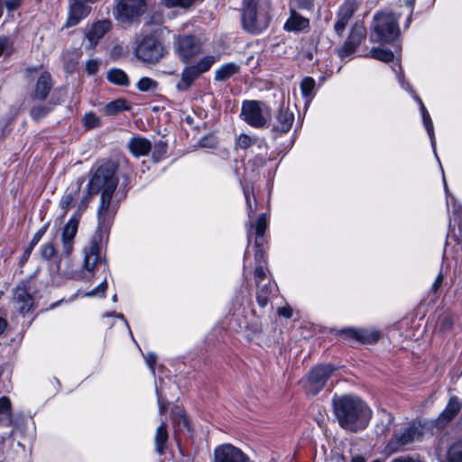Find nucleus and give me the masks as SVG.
I'll use <instances>...</instances> for the list:
<instances>
[{
  "label": "nucleus",
  "instance_id": "f257e3e1",
  "mask_svg": "<svg viewBox=\"0 0 462 462\" xmlns=\"http://www.w3.org/2000/svg\"><path fill=\"white\" fill-rule=\"evenodd\" d=\"M332 407L339 426L349 432L365 430L372 418L371 409L356 395H335Z\"/></svg>",
  "mask_w": 462,
  "mask_h": 462
},
{
  "label": "nucleus",
  "instance_id": "f03ea898",
  "mask_svg": "<svg viewBox=\"0 0 462 462\" xmlns=\"http://www.w3.org/2000/svg\"><path fill=\"white\" fill-rule=\"evenodd\" d=\"M117 170V163L104 162L97 166L88 184L89 194L101 192L98 218L102 221L110 211L111 200L118 185Z\"/></svg>",
  "mask_w": 462,
  "mask_h": 462
},
{
  "label": "nucleus",
  "instance_id": "7ed1b4c3",
  "mask_svg": "<svg viewBox=\"0 0 462 462\" xmlns=\"http://www.w3.org/2000/svg\"><path fill=\"white\" fill-rule=\"evenodd\" d=\"M272 5L267 0H244L241 22L243 29L251 34L266 30L272 20Z\"/></svg>",
  "mask_w": 462,
  "mask_h": 462
},
{
  "label": "nucleus",
  "instance_id": "20e7f679",
  "mask_svg": "<svg viewBox=\"0 0 462 462\" xmlns=\"http://www.w3.org/2000/svg\"><path fill=\"white\" fill-rule=\"evenodd\" d=\"M240 116L250 126L263 128L270 122L272 113L269 106L262 101L245 100Z\"/></svg>",
  "mask_w": 462,
  "mask_h": 462
},
{
  "label": "nucleus",
  "instance_id": "39448f33",
  "mask_svg": "<svg viewBox=\"0 0 462 462\" xmlns=\"http://www.w3.org/2000/svg\"><path fill=\"white\" fill-rule=\"evenodd\" d=\"M422 436L420 426L415 422L410 423L407 427L394 432L385 446V452L394 454L402 452L419 440Z\"/></svg>",
  "mask_w": 462,
  "mask_h": 462
},
{
  "label": "nucleus",
  "instance_id": "423d86ee",
  "mask_svg": "<svg viewBox=\"0 0 462 462\" xmlns=\"http://www.w3.org/2000/svg\"><path fill=\"white\" fill-rule=\"evenodd\" d=\"M156 33L145 35L134 49L136 58L144 63L156 64L167 53Z\"/></svg>",
  "mask_w": 462,
  "mask_h": 462
},
{
  "label": "nucleus",
  "instance_id": "0eeeda50",
  "mask_svg": "<svg viewBox=\"0 0 462 462\" xmlns=\"http://www.w3.org/2000/svg\"><path fill=\"white\" fill-rule=\"evenodd\" d=\"M92 195L93 194H89L88 191L87 194L81 198L77 211L72 215L62 230V253L66 256L70 255L73 251L74 238L78 232L81 214L88 208L89 197Z\"/></svg>",
  "mask_w": 462,
  "mask_h": 462
},
{
  "label": "nucleus",
  "instance_id": "6e6552de",
  "mask_svg": "<svg viewBox=\"0 0 462 462\" xmlns=\"http://www.w3.org/2000/svg\"><path fill=\"white\" fill-rule=\"evenodd\" d=\"M397 20L393 14L378 13L374 15V30L378 41L390 42L396 39L400 32Z\"/></svg>",
  "mask_w": 462,
  "mask_h": 462
},
{
  "label": "nucleus",
  "instance_id": "1a4fd4ad",
  "mask_svg": "<svg viewBox=\"0 0 462 462\" xmlns=\"http://www.w3.org/2000/svg\"><path fill=\"white\" fill-rule=\"evenodd\" d=\"M175 51L183 62L199 55L202 50V43L197 37L186 34L179 35L174 40Z\"/></svg>",
  "mask_w": 462,
  "mask_h": 462
},
{
  "label": "nucleus",
  "instance_id": "9d476101",
  "mask_svg": "<svg viewBox=\"0 0 462 462\" xmlns=\"http://www.w3.org/2000/svg\"><path fill=\"white\" fill-rule=\"evenodd\" d=\"M366 37V30L362 23H356L349 32L344 44L337 50L341 59L352 55Z\"/></svg>",
  "mask_w": 462,
  "mask_h": 462
},
{
  "label": "nucleus",
  "instance_id": "9b49d317",
  "mask_svg": "<svg viewBox=\"0 0 462 462\" xmlns=\"http://www.w3.org/2000/svg\"><path fill=\"white\" fill-rule=\"evenodd\" d=\"M334 371L335 367L331 365H319L312 368L308 377V391L314 395L319 393Z\"/></svg>",
  "mask_w": 462,
  "mask_h": 462
},
{
  "label": "nucleus",
  "instance_id": "f8f14e48",
  "mask_svg": "<svg viewBox=\"0 0 462 462\" xmlns=\"http://www.w3.org/2000/svg\"><path fill=\"white\" fill-rule=\"evenodd\" d=\"M146 9L144 0H121L116 7V17L122 22L133 21Z\"/></svg>",
  "mask_w": 462,
  "mask_h": 462
},
{
  "label": "nucleus",
  "instance_id": "ddd939ff",
  "mask_svg": "<svg viewBox=\"0 0 462 462\" xmlns=\"http://www.w3.org/2000/svg\"><path fill=\"white\" fill-rule=\"evenodd\" d=\"M12 302L14 308L23 315L32 311L34 309V297L30 293L29 289L27 288L24 282H22L14 289Z\"/></svg>",
  "mask_w": 462,
  "mask_h": 462
},
{
  "label": "nucleus",
  "instance_id": "4468645a",
  "mask_svg": "<svg viewBox=\"0 0 462 462\" xmlns=\"http://www.w3.org/2000/svg\"><path fill=\"white\" fill-rule=\"evenodd\" d=\"M310 28V20L309 17L300 14L299 10L293 7L288 8V18L283 23V31L289 33L299 34L309 32Z\"/></svg>",
  "mask_w": 462,
  "mask_h": 462
},
{
  "label": "nucleus",
  "instance_id": "2eb2a0df",
  "mask_svg": "<svg viewBox=\"0 0 462 462\" xmlns=\"http://www.w3.org/2000/svg\"><path fill=\"white\" fill-rule=\"evenodd\" d=\"M84 260L83 267L88 272L93 273L96 267L101 263L100 256V236H94L89 243L83 249Z\"/></svg>",
  "mask_w": 462,
  "mask_h": 462
},
{
  "label": "nucleus",
  "instance_id": "dca6fc26",
  "mask_svg": "<svg viewBox=\"0 0 462 462\" xmlns=\"http://www.w3.org/2000/svg\"><path fill=\"white\" fill-rule=\"evenodd\" d=\"M213 462H248V457L240 448L223 444L215 448Z\"/></svg>",
  "mask_w": 462,
  "mask_h": 462
},
{
  "label": "nucleus",
  "instance_id": "f3484780",
  "mask_svg": "<svg viewBox=\"0 0 462 462\" xmlns=\"http://www.w3.org/2000/svg\"><path fill=\"white\" fill-rule=\"evenodd\" d=\"M90 13V7L86 5V0H70L69 14L64 27L69 28L79 23Z\"/></svg>",
  "mask_w": 462,
  "mask_h": 462
},
{
  "label": "nucleus",
  "instance_id": "a211bd4d",
  "mask_svg": "<svg viewBox=\"0 0 462 462\" xmlns=\"http://www.w3.org/2000/svg\"><path fill=\"white\" fill-rule=\"evenodd\" d=\"M84 182L82 178L71 182L65 190L60 200V208L61 209V217H65L70 209L73 202L77 201L80 197L81 187Z\"/></svg>",
  "mask_w": 462,
  "mask_h": 462
},
{
  "label": "nucleus",
  "instance_id": "6ab92c4d",
  "mask_svg": "<svg viewBox=\"0 0 462 462\" xmlns=\"http://www.w3.org/2000/svg\"><path fill=\"white\" fill-rule=\"evenodd\" d=\"M462 402L457 396H451L439 416L436 419L435 424L438 428L446 427L460 411Z\"/></svg>",
  "mask_w": 462,
  "mask_h": 462
},
{
  "label": "nucleus",
  "instance_id": "aec40b11",
  "mask_svg": "<svg viewBox=\"0 0 462 462\" xmlns=\"http://www.w3.org/2000/svg\"><path fill=\"white\" fill-rule=\"evenodd\" d=\"M52 87L53 81L51 74L47 71H43L41 73L35 83L31 93V97L34 100L43 101L48 97Z\"/></svg>",
  "mask_w": 462,
  "mask_h": 462
},
{
  "label": "nucleus",
  "instance_id": "412c9836",
  "mask_svg": "<svg viewBox=\"0 0 462 462\" xmlns=\"http://www.w3.org/2000/svg\"><path fill=\"white\" fill-rule=\"evenodd\" d=\"M342 333L364 344H374L381 337L380 331L369 328H346Z\"/></svg>",
  "mask_w": 462,
  "mask_h": 462
},
{
  "label": "nucleus",
  "instance_id": "4be33fe9",
  "mask_svg": "<svg viewBox=\"0 0 462 462\" xmlns=\"http://www.w3.org/2000/svg\"><path fill=\"white\" fill-rule=\"evenodd\" d=\"M294 121V115L288 108L281 107L275 116L273 131L280 134L290 131Z\"/></svg>",
  "mask_w": 462,
  "mask_h": 462
},
{
  "label": "nucleus",
  "instance_id": "5701e85b",
  "mask_svg": "<svg viewBox=\"0 0 462 462\" xmlns=\"http://www.w3.org/2000/svg\"><path fill=\"white\" fill-rule=\"evenodd\" d=\"M111 22L109 20L97 21L93 23L86 34L88 40V48L93 49L99 40L110 30Z\"/></svg>",
  "mask_w": 462,
  "mask_h": 462
},
{
  "label": "nucleus",
  "instance_id": "b1692460",
  "mask_svg": "<svg viewBox=\"0 0 462 462\" xmlns=\"http://www.w3.org/2000/svg\"><path fill=\"white\" fill-rule=\"evenodd\" d=\"M127 147L134 156L141 157L146 156L150 152L152 143L144 137L134 136L129 140Z\"/></svg>",
  "mask_w": 462,
  "mask_h": 462
},
{
  "label": "nucleus",
  "instance_id": "393cba45",
  "mask_svg": "<svg viewBox=\"0 0 462 462\" xmlns=\"http://www.w3.org/2000/svg\"><path fill=\"white\" fill-rule=\"evenodd\" d=\"M200 75L201 74L194 65L186 67L182 70L180 81L176 85L177 89L180 91H187L193 84L194 80Z\"/></svg>",
  "mask_w": 462,
  "mask_h": 462
},
{
  "label": "nucleus",
  "instance_id": "a878e982",
  "mask_svg": "<svg viewBox=\"0 0 462 462\" xmlns=\"http://www.w3.org/2000/svg\"><path fill=\"white\" fill-rule=\"evenodd\" d=\"M169 440V434L167 430V424L162 421L156 429L154 445L155 450L159 455H163L167 449V443Z\"/></svg>",
  "mask_w": 462,
  "mask_h": 462
},
{
  "label": "nucleus",
  "instance_id": "bb28decb",
  "mask_svg": "<svg viewBox=\"0 0 462 462\" xmlns=\"http://www.w3.org/2000/svg\"><path fill=\"white\" fill-rule=\"evenodd\" d=\"M13 422L11 401L7 396H2L0 398V426L9 427Z\"/></svg>",
  "mask_w": 462,
  "mask_h": 462
},
{
  "label": "nucleus",
  "instance_id": "cd10ccee",
  "mask_svg": "<svg viewBox=\"0 0 462 462\" xmlns=\"http://www.w3.org/2000/svg\"><path fill=\"white\" fill-rule=\"evenodd\" d=\"M274 286L275 284H273L271 281H269L267 283H261L259 286H256V300L260 307L264 308L268 305Z\"/></svg>",
  "mask_w": 462,
  "mask_h": 462
},
{
  "label": "nucleus",
  "instance_id": "c85d7f7f",
  "mask_svg": "<svg viewBox=\"0 0 462 462\" xmlns=\"http://www.w3.org/2000/svg\"><path fill=\"white\" fill-rule=\"evenodd\" d=\"M240 70V66L234 62H229L222 65L215 71L216 81H226L233 75L237 74Z\"/></svg>",
  "mask_w": 462,
  "mask_h": 462
},
{
  "label": "nucleus",
  "instance_id": "c756f323",
  "mask_svg": "<svg viewBox=\"0 0 462 462\" xmlns=\"http://www.w3.org/2000/svg\"><path fill=\"white\" fill-rule=\"evenodd\" d=\"M107 79L115 85L123 87H127L130 83L127 74L124 70L116 68L107 71Z\"/></svg>",
  "mask_w": 462,
  "mask_h": 462
},
{
  "label": "nucleus",
  "instance_id": "7c9ffc66",
  "mask_svg": "<svg viewBox=\"0 0 462 462\" xmlns=\"http://www.w3.org/2000/svg\"><path fill=\"white\" fill-rule=\"evenodd\" d=\"M128 109H130V106L127 101L124 98H118L107 103L104 107V112L107 116H114Z\"/></svg>",
  "mask_w": 462,
  "mask_h": 462
},
{
  "label": "nucleus",
  "instance_id": "2f4dec72",
  "mask_svg": "<svg viewBox=\"0 0 462 462\" xmlns=\"http://www.w3.org/2000/svg\"><path fill=\"white\" fill-rule=\"evenodd\" d=\"M447 462H462V437H458L448 448Z\"/></svg>",
  "mask_w": 462,
  "mask_h": 462
},
{
  "label": "nucleus",
  "instance_id": "473e14b6",
  "mask_svg": "<svg viewBox=\"0 0 462 462\" xmlns=\"http://www.w3.org/2000/svg\"><path fill=\"white\" fill-rule=\"evenodd\" d=\"M172 420L179 429H186L190 430L189 420L184 411L180 408L176 407L174 410H172Z\"/></svg>",
  "mask_w": 462,
  "mask_h": 462
},
{
  "label": "nucleus",
  "instance_id": "72a5a7b5",
  "mask_svg": "<svg viewBox=\"0 0 462 462\" xmlns=\"http://www.w3.org/2000/svg\"><path fill=\"white\" fill-rule=\"evenodd\" d=\"M357 7L356 0H346L340 6L337 16L344 17L350 21L355 12L357 10Z\"/></svg>",
  "mask_w": 462,
  "mask_h": 462
},
{
  "label": "nucleus",
  "instance_id": "f704fd0d",
  "mask_svg": "<svg viewBox=\"0 0 462 462\" xmlns=\"http://www.w3.org/2000/svg\"><path fill=\"white\" fill-rule=\"evenodd\" d=\"M315 0H291L289 7H293L299 11L313 12Z\"/></svg>",
  "mask_w": 462,
  "mask_h": 462
},
{
  "label": "nucleus",
  "instance_id": "c9c22d12",
  "mask_svg": "<svg viewBox=\"0 0 462 462\" xmlns=\"http://www.w3.org/2000/svg\"><path fill=\"white\" fill-rule=\"evenodd\" d=\"M217 57L214 55H207L201 58L194 66L199 71L200 74H203L210 69L212 65L216 62Z\"/></svg>",
  "mask_w": 462,
  "mask_h": 462
},
{
  "label": "nucleus",
  "instance_id": "e433bc0d",
  "mask_svg": "<svg viewBox=\"0 0 462 462\" xmlns=\"http://www.w3.org/2000/svg\"><path fill=\"white\" fill-rule=\"evenodd\" d=\"M420 113H421V116H422V120H423V124H424V126L428 132V134L430 138V141H431V143L433 144L434 143V131H433V124H432V121L430 119V116L424 106V104H421V106L420 107Z\"/></svg>",
  "mask_w": 462,
  "mask_h": 462
},
{
  "label": "nucleus",
  "instance_id": "4c0bfd02",
  "mask_svg": "<svg viewBox=\"0 0 462 462\" xmlns=\"http://www.w3.org/2000/svg\"><path fill=\"white\" fill-rule=\"evenodd\" d=\"M371 56L374 59L378 60H382L384 62H388L393 60V53L392 51L382 49V48H373L371 50Z\"/></svg>",
  "mask_w": 462,
  "mask_h": 462
},
{
  "label": "nucleus",
  "instance_id": "58836bf2",
  "mask_svg": "<svg viewBox=\"0 0 462 462\" xmlns=\"http://www.w3.org/2000/svg\"><path fill=\"white\" fill-rule=\"evenodd\" d=\"M157 87H158L157 81H155L154 79L148 78V77H143V78L140 79V80L138 81V83L136 85V88H138V90H140L142 92L155 90L157 88Z\"/></svg>",
  "mask_w": 462,
  "mask_h": 462
},
{
  "label": "nucleus",
  "instance_id": "ea45409f",
  "mask_svg": "<svg viewBox=\"0 0 462 462\" xmlns=\"http://www.w3.org/2000/svg\"><path fill=\"white\" fill-rule=\"evenodd\" d=\"M316 86L315 80L310 77H306L301 80L300 89L304 97H310L313 95Z\"/></svg>",
  "mask_w": 462,
  "mask_h": 462
},
{
  "label": "nucleus",
  "instance_id": "a19ab883",
  "mask_svg": "<svg viewBox=\"0 0 462 462\" xmlns=\"http://www.w3.org/2000/svg\"><path fill=\"white\" fill-rule=\"evenodd\" d=\"M51 110V106L45 105H37L32 107L30 114L34 120H40L47 116Z\"/></svg>",
  "mask_w": 462,
  "mask_h": 462
},
{
  "label": "nucleus",
  "instance_id": "79ce46f5",
  "mask_svg": "<svg viewBox=\"0 0 462 462\" xmlns=\"http://www.w3.org/2000/svg\"><path fill=\"white\" fill-rule=\"evenodd\" d=\"M163 5L168 8L180 7L188 8L197 0H162Z\"/></svg>",
  "mask_w": 462,
  "mask_h": 462
},
{
  "label": "nucleus",
  "instance_id": "37998d69",
  "mask_svg": "<svg viewBox=\"0 0 462 462\" xmlns=\"http://www.w3.org/2000/svg\"><path fill=\"white\" fill-rule=\"evenodd\" d=\"M107 289V282L105 279L98 286L94 288L92 291L85 293V297H105L106 296V291Z\"/></svg>",
  "mask_w": 462,
  "mask_h": 462
},
{
  "label": "nucleus",
  "instance_id": "c03bdc74",
  "mask_svg": "<svg viewBox=\"0 0 462 462\" xmlns=\"http://www.w3.org/2000/svg\"><path fill=\"white\" fill-rule=\"evenodd\" d=\"M254 143V140L245 134H241L236 140V146L240 149H247Z\"/></svg>",
  "mask_w": 462,
  "mask_h": 462
},
{
  "label": "nucleus",
  "instance_id": "a18cd8bd",
  "mask_svg": "<svg viewBox=\"0 0 462 462\" xmlns=\"http://www.w3.org/2000/svg\"><path fill=\"white\" fill-rule=\"evenodd\" d=\"M266 227H267L266 218H265V216L263 214H262L257 218V221H256V236H257V237L263 236Z\"/></svg>",
  "mask_w": 462,
  "mask_h": 462
},
{
  "label": "nucleus",
  "instance_id": "49530a36",
  "mask_svg": "<svg viewBox=\"0 0 462 462\" xmlns=\"http://www.w3.org/2000/svg\"><path fill=\"white\" fill-rule=\"evenodd\" d=\"M254 275L256 286H259L266 277L264 266L263 264L256 265Z\"/></svg>",
  "mask_w": 462,
  "mask_h": 462
},
{
  "label": "nucleus",
  "instance_id": "de8ad7c7",
  "mask_svg": "<svg viewBox=\"0 0 462 462\" xmlns=\"http://www.w3.org/2000/svg\"><path fill=\"white\" fill-rule=\"evenodd\" d=\"M55 254L54 245L51 243L45 244L41 249L42 257L44 259H51Z\"/></svg>",
  "mask_w": 462,
  "mask_h": 462
},
{
  "label": "nucleus",
  "instance_id": "09e8293b",
  "mask_svg": "<svg viewBox=\"0 0 462 462\" xmlns=\"http://www.w3.org/2000/svg\"><path fill=\"white\" fill-rule=\"evenodd\" d=\"M3 1H4V5L8 13H12V12L19 9L24 2V0H3Z\"/></svg>",
  "mask_w": 462,
  "mask_h": 462
},
{
  "label": "nucleus",
  "instance_id": "8fccbe9b",
  "mask_svg": "<svg viewBox=\"0 0 462 462\" xmlns=\"http://www.w3.org/2000/svg\"><path fill=\"white\" fill-rule=\"evenodd\" d=\"M349 20L345 19L344 17L337 16V21L335 23L334 29L335 32L341 36L346 29V26L347 25Z\"/></svg>",
  "mask_w": 462,
  "mask_h": 462
},
{
  "label": "nucleus",
  "instance_id": "3c124183",
  "mask_svg": "<svg viewBox=\"0 0 462 462\" xmlns=\"http://www.w3.org/2000/svg\"><path fill=\"white\" fill-rule=\"evenodd\" d=\"M167 152V144L162 142V141H160L158 143H156L154 144V147H153V156H158V157H162V156H164Z\"/></svg>",
  "mask_w": 462,
  "mask_h": 462
},
{
  "label": "nucleus",
  "instance_id": "603ef678",
  "mask_svg": "<svg viewBox=\"0 0 462 462\" xmlns=\"http://www.w3.org/2000/svg\"><path fill=\"white\" fill-rule=\"evenodd\" d=\"M255 245H256V251H255V254H254V261H255V263L256 265H259V264H264L265 263V254H264V252L263 250L260 247L258 242L256 241L255 242Z\"/></svg>",
  "mask_w": 462,
  "mask_h": 462
},
{
  "label": "nucleus",
  "instance_id": "864d4df0",
  "mask_svg": "<svg viewBox=\"0 0 462 462\" xmlns=\"http://www.w3.org/2000/svg\"><path fill=\"white\" fill-rule=\"evenodd\" d=\"M85 124L88 127L93 128L98 125L99 119L95 114L89 113L85 116Z\"/></svg>",
  "mask_w": 462,
  "mask_h": 462
},
{
  "label": "nucleus",
  "instance_id": "5fc2aeb1",
  "mask_svg": "<svg viewBox=\"0 0 462 462\" xmlns=\"http://www.w3.org/2000/svg\"><path fill=\"white\" fill-rule=\"evenodd\" d=\"M391 462H424L420 457L416 456H401L394 459H393Z\"/></svg>",
  "mask_w": 462,
  "mask_h": 462
},
{
  "label": "nucleus",
  "instance_id": "6e6d98bb",
  "mask_svg": "<svg viewBox=\"0 0 462 462\" xmlns=\"http://www.w3.org/2000/svg\"><path fill=\"white\" fill-rule=\"evenodd\" d=\"M47 230V226H42L40 228L33 236L32 241L30 242V245L32 247H35V245L39 243V241L42 239L43 235L45 234Z\"/></svg>",
  "mask_w": 462,
  "mask_h": 462
},
{
  "label": "nucleus",
  "instance_id": "4d7b16f0",
  "mask_svg": "<svg viewBox=\"0 0 462 462\" xmlns=\"http://www.w3.org/2000/svg\"><path fill=\"white\" fill-rule=\"evenodd\" d=\"M86 70L88 74L94 75L98 70V62L95 60H89L86 63Z\"/></svg>",
  "mask_w": 462,
  "mask_h": 462
},
{
  "label": "nucleus",
  "instance_id": "13d9d810",
  "mask_svg": "<svg viewBox=\"0 0 462 462\" xmlns=\"http://www.w3.org/2000/svg\"><path fill=\"white\" fill-rule=\"evenodd\" d=\"M157 356L154 353H148L145 356V361L148 366L152 369V373H154V365L156 363Z\"/></svg>",
  "mask_w": 462,
  "mask_h": 462
},
{
  "label": "nucleus",
  "instance_id": "bf43d9fd",
  "mask_svg": "<svg viewBox=\"0 0 462 462\" xmlns=\"http://www.w3.org/2000/svg\"><path fill=\"white\" fill-rule=\"evenodd\" d=\"M415 0H407L405 1L408 8H409V14H408V17H407V20H406V23H405V25H404V28L407 29L409 28L410 26V23L411 22V16H412V10H413V3H414Z\"/></svg>",
  "mask_w": 462,
  "mask_h": 462
},
{
  "label": "nucleus",
  "instance_id": "052dcab7",
  "mask_svg": "<svg viewBox=\"0 0 462 462\" xmlns=\"http://www.w3.org/2000/svg\"><path fill=\"white\" fill-rule=\"evenodd\" d=\"M279 316L290 319L292 316V310L291 307H282L277 310Z\"/></svg>",
  "mask_w": 462,
  "mask_h": 462
},
{
  "label": "nucleus",
  "instance_id": "680f3d73",
  "mask_svg": "<svg viewBox=\"0 0 462 462\" xmlns=\"http://www.w3.org/2000/svg\"><path fill=\"white\" fill-rule=\"evenodd\" d=\"M9 49V40L6 37H0V56L7 52Z\"/></svg>",
  "mask_w": 462,
  "mask_h": 462
},
{
  "label": "nucleus",
  "instance_id": "e2e57ef3",
  "mask_svg": "<svg viewBox=\"0 0 462 462\" xmlns=\"http://www.w3.org/2000/svg\"><path fill=\"white\" fill-rule=\"evenodd\" d=\"M443 281L444 276L442 275V273H439V275L436 277L432 284L431 290L436 292L441 287Z\"/></svg>",
  "mask_w": 462,
  "mask_h": 462
},
{
  "label": "nucleus",
  "instance_id": "0e129e2a",
  "mask_svg": "<svg viewBox=\"0 0 462 462\" xmlns=\"http://www.w3.org/2000/svg\"><path fill=\"white\" fill-rule=\"evenodd\" d=\"M33 250V247L31 245H28L27 248L24 250L23 254L21 258L20 263L23 265L25 262H27L28 258L30 257L32 252Z\"/></svg>",
  "mask_w": 462,
  "mask_h": 462
},
{
  "label": "nucleus",
  "instance_id": "69168bd1",
  "mask_svg": "<svg viewBox=\"0 0 462 462\" xmlns=\"http://www.w3.org/2000/svg\"><path fill=\"white\" fill-rule=\"evenodd\" d=\"M452 327V320L450 318L446 317L441 322V329H448Z\"/></svg>",
  "mask_w": 462,
  "mask_h": 462
},
{
  "label": "nucleus",
  "instance_id": "338daca9",
  "mask_svg": "<svg viewBox=\"0 0 462 462\" xmlns=\"http://www.w3.org/2000/svg\"><path fill=\"white\" fill-rule=\"evenodd\" d=\"M7 327V322L5 319L0 318V335L3 334Z\"/></svg>",
  "mask_w": 462,
  "mask_h": 462
},
{
  "label": "nucleus",
  "instance_id": "774afa93",
  "mask_svg": "<svg viewBox=\"0 0 462 462\" xmlns=\"http://www.w3.org/2000/svg\"><path fill=\"white\" fill-rule=\"evenodd\" d=\"M350 462H365V459L362 456H355L351 458Z\"/></svg>",
  "mask_w": 462,
  "mask_h": 462
}]
</instances>
